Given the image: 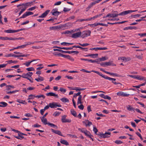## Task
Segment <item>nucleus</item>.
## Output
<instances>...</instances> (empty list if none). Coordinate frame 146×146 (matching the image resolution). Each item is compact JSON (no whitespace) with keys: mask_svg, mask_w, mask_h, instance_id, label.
I'll use <instances>...</instances> for the list:
<instances>
[{"mask_svg":"<svg viewBox=\"0 0 146 146\" xmlns=\"http://www.w3.org/2000/svg\"><path fill=\"white\" fill-rule=\"evenodd\" d=\"M137 11V10H127L123 11L119 14H118V12L117 11H112V12H113L114 13H109L106 15V17L114 18L117 17L118 15H125L128 14L135 12Z\"/></svg>","mask_w":146,"mask_h":146,"instance_id":"nucleus-1","label":"nucleus"},{"mask_svg":"<svg viewBox=\"0 0 146 146\" xmlns=\"http://www.w3.org/2000/svg\"><path fill=\"white\" fill-rule=\"evenodd\" d=\"M92 72H93L99 75V76H102V77L103 78L105 79L108 80H109L112 81V82L113 83V82H114L113 81H115L116 80V79L115 78H111L107 76H105V75L102 74L101 73L99 72L95 71V70H92Z\"/></svg>","mask_w":146,"mask_h":146,"instance_id":"nucleus-2","label":"nucleus"},{"mask_svg":"<svg viewBox=\"0 0 146 146\" xmlns=\"http://www.w3.org/2000/svg\"><path fill=\"white\" fill-rule=\"evenodd\" d=\"M91 33V31L90 30L83 31L82 33L81 36L82 38H84L88 36H90Z\"/></svg>","mask_w":146,"mask_h":146,"instance_id":"nucleus-3","label":"nucleus"},{"mask_svg":"<svg viewBox=\"0 0 146 146\" xmlns=\"http://www.w3.org/2000/svg\"><path fill=\"white\" fill-rule=\"evenodd\" d=\"M113 61L111 62H105L104 63H100V65L103 67H106V66H115L116 65L112 63Z\"/></svg>","mask_w":146,"mask_h":146,"instance_id":"nucleus-4","label":"nucleus"},{"mask_svg":"<svg viewBox=\"0 0 146 146\" xmlns=\"http://www.w3.org/2000/svg\"><path fill=\"white\" fill-rule=\"evenodd\" d=\"M49 105H50V107L52 108H56L57 107H61V105L60 104H58V103L55 102H52L51 103H50L49 104Z\"/></svg>","mask_w":146,"mask_h":146,"instance_id":"nucleus-5","label":"nucleus"},{"mask_svg":"<svg viewBox=\"0 0 146 146\" xmlns=\"http://www.w3.org/2000/svg\"><path fill=\"white\" fill-rule=\"evenodd\" d=\"M66 116L65 115L62 116L61 121L63 123H70L71 121L70 119H66Z\"/></svg>","mask_w":146,"mask_h":146,"instance_id":"nucleus-6","label":"nucleus"},{"mask_svg":"<svg viewBox=\"0 0 146 146\" xmlns=\"http://www.w3.org/2000/svg\"><path fill=\"white\" fill-rule=\"evenodd\" d=\"M82 33L81 32H79L76 33L72 34L71 37L74 38H76L80 37Z\"/></svg>","mask_w":146,"mask_h":146,"instance_id":"nucleus-7","label":"nucleus"},{"mask_svg":"<svg viewBox=\"0 0 146 146\" xmlns=\"http://www.w3.org/2000/svg\"><path fill=\"white\" fill-rule=\"evenodd\" d=\"M117 94L118 96H122L123 97H127L129 95V94H126L122 92H119L117 93Z\"/></svg>","mask_w":146,"mask_h":146,"instance_id":"nucleus-8","label":"nucleus"},{"mask_svg":"<svg viewBox=\"0 0 146 146\" xmlns=\"http://www.w3.org/2000/svg\"><path fill=\"white\" fill-rule=\"evenodd\" d=\"M98 56V54H88L86 55H84V56L85 57H88L90 56L93 58H96Z\"/></svg>","mask_w":146,"mask_h":146,"instance_id":"nucleus-9","label":"nucleus"},{"mask_svg":"<svg viewBox=\"0 0 146 146\" xmlns=\"http://www.w3.org/2000/svg\"><path fill=\"white\" fill-rule=\"evenodd\" d=\"M51 130L54 133L58 134L61 136H62V134L61 132L59 130H55L53 129H51Z\"/></svg>","mask_w":146,"mask_h":146,"instance_id":"nucleus-10","label":"nucleus"},{"mask_svg":"<svg viewBox=\"0 0 146 146\" xmlns=\"http://www.w3.org/2000/svg\"><path fill=\"white\" fill-rule=\"evenodd\" d=\"M50 10H47L44 13H42L41 15L39 16V18H44L45 17L50 11Z\"/></svg>","mask_w":146,"mask_h":146,"instance_id":"nucleus-11","label":"nucleus"},{"mask_svg":"<svg viewBox=\"0 0 146 146\" xmlns=\"http://www.w3.org/2000/svg\"><path fill=\"white\" fill-rule=\"evenodd\" d=\"M46 95L47 96H54L57 98H58V96L57 94H55L52 92L48 93L46 94Z\"/></svg>","mask_w":146,"mask_h":146,"instance_id":"nucleus-12","label":"nucleus"},{"mask_svg":"<svg viewBox=\"0 0 146 146\" xmlns=\"http://www.w3.org/2000/svg\"><path fill=\"white\" fill-rule=\"evenodd\" d=\"M100 96L105 99H107L108 100H110L111 98L110 96L107 95H105L104 94H101L99 95Z\"/></svg>","mask_w":146,"mask_h":146,"instance_id":"nucleus-13","label":"nucleus"},{"mask_svg":"<svg viewBox=\"0 0 146 146\" xmlns=\"http://www.w3.org/2000/svg\"><path fill=\"white\" fill-rule=\"evenodd\" d=\"M54 48H58L60 49H62L66 50H72V49L73 48H74V47H73V46L72 47H58V46H54Z\"/></svg>","mask_w":146,"mask_h":146,"instance_id":"nucleus-14","label":"nucleus"},{"mask_svg":"<svg viewBox=\"0 0 146 146\" xmlns=\"http://www.w3.org/2000/svg\"><path fill=\"white\" fill-rule=\"evenodd\" d=\"M33 3L32 2H30L26 3L23 4V6L24 7H26V9L27 7L29 6H31L32 5L31 4Z\"/></svg>","mask_w":146,"mask_h":146,"instance_id":"nucleus-15","label":"nucleus"},{"mask_svg":"<svg viewBox=\"0 0 146 146\" xmlns=\"http://www.w3.org/2000/svg\"><path fill=\"white\" fill-rule=\"evenodd\" d=\"M85 135L88 137H93L90 132L89 131H88L87 130H85V132L84 133Z\"/></svg>","mask_w":146,"mask_h":146,"instance_id":"nucleus-16","label":"nucleus"},{"mask_svg":"<svg viewBox=\"0 0 146 146\" xmlns=\"http://www.w3.org/2000/svg\"><path fill=\"white\" fill-rule=\"evenodd\" d=\"M17 76H20L22 77L23 78H27V79L29 78L28 72L27 74H23L21 76L19 75H17Z\"/></svg>","mask_w":146,"mask_h":146,"instance_id":"nucleus-17","label":"nucleus"},{"mask_svg":"<svg viewBox=\"0 0 146 146\" xmlns=\"http://www.w3.org/2000/svg\"><path fill=\"white\" fill-rule=\"evenodd\" d=\"M111 133L110 132H106L104 134V138H109L110 136Z\"/></svg>","mask_w":146,"mask_h":146,"instance_id":"nucleus-18","label":"nucleus"},{"mask_svg":"<svg viewBox=\"0 0 146 146\" xmlns=\"http://www.w3.org/2000/svg\"><path fill=\"white\" fill-rule=\"evenodd\" d=\"M42 122L45 125L48 124V123H47V119L46 118L40 117Z\"/></svg>","mask_w":146,"mask_h":146,"instance_id":"nucleus-19","label":"nucleus"},{"mask_svg":"<svg viewBox=\"0 0 146 146\" xmlns=\"http://www.w3.org/2000/svg\"><path fill=\"white\" fill-rule=\"evenodd\" d=\"M137 29V28L135 27H131L130 26L129 27H125V28H124L123 29V30H127L128 29Z\"/></svg>","mask_w":146,"mask_h":146,"instance_id":"nucleus-20","label":"nucleus"},{"mask_svg":"<svg viewBox=\"0 0 146 146\" xmlns=\"http://www.w3.org/2000/svg\"><path fill=\"white\" fill-rule=\"evenodd\" d=\"M4 32L7 33H16V30H13L12 29H9L6 30H5Z\"/></svg>","mask_w":146,"mask_h":146,"instance_id":"nucleus-21","label":"nucleus"},{"mask_svg":"<svg viewBox=\"0 0 146 146\" xmlns=\"http://www.w3.org/2000/svg\"><path fill=\"white\" fill-rule=\"evenodd\" d=\"M73 53H75L76 54L79 53V52L77 51H65V53H68L69 54H72Z\"/></svg>","mask_w":146,"mask_h":146,"instance_id":"nucleus-22","label":"nucleus"},{"mask_svg":"<svg viewBox=\"0 0 146 146\" xmlns=\"http://www.w3.org/2000/svg\"><path fill=\"white\" fill-rule=\"evenodd\" d=\"M60 142L61 143L66 145H69L68 143L65 140L61 139L60 141Z\"/></svg>","mask_w":146,"mask_h":146,"instance_id":"nucleus-23","label":"nucleus"},{"mask_svg":"<svg viewBox=\"0 0 146 146\" xmlns=\"http://www.w3.org/2000/svg\"><path fill=\"white\" fill-rule=\"evenodd\" d=\"M127 109L129 111H133L134 112L135 111V109L131 107V106L129 105H128L127 107Z\"/></svg>","mask_w":146,"mask_h":146,"instance_id":"nucleus-24","label":"nucleus"},{"mask_svg":"<svg viewBox=\"0 0 146 146\" xmlns=\"http://www.w3.org/2000/svg\"><path fill=\"white\" fill-rule=\"evenodd\" d=\"M17 101L20 104H26L27 103L26 102L25 100L23 101L20 99H17Z\"/></svg>","mask_w":146,"mask_h":146,"instance_id":"nucleus-25","label":"nucleus"},{"mask_svg":"<svg viewBox=\"0 0 146 146\" xmlns=\"http://www.w3.org/2000/svg\"><path fill=\"white\" fill-rule=\"evenodd\" d=\"M52 15L55 16H58L61 13V12L58 11H54L53 12H51Z\"/></svg>","mask_w":146,"mask_h":146,"instance_id":"nucleus-26","label":"nucleus"},{"mask_svg":"<svg viewBox=\"0 0 146 146\" xmlns=\"http://www.w3.org/2000/svg\"><path fill=\"white\" fill-rule=\"evenodd\" d=\"M0 104H1V107H6L8 105L7 103L3 102H0Z\"/></svg>","mask_w":146,"mask_h":146,"instance_id":"nucleus-27","label":"nucleus"},{"mask_svg":"<svg viewBox=\"0 0 146 146\" xmlns=\"http://www.w3.org/2000/svg\"><path fill=\"white\" fill-rule=\"evenodd\" d=\"M35 80L37 82L43 81L44 80V78L43 77L39 76L38 78L35 79Z\"/></svg>","mask_w":146,"mask_h":146,"instance_id":"nucleus-28","label":"nucleus"},{"mask_svg":"<svg viewBox=\"0 0 146 146\" xmlns=\"http://www.w3.org/2000/svg\"><path fill=\"white\" fill-rule=\"evenodd\" d=\"M0 39H1L3 40H11V37H4L0 36Z\"/></svg>","mask_w":146,"mask_h":146,"instance_id":"nucleus-29","label":"nucleus"},{"mask_svg":"<svg viewBox=\"0 0 146 146\" xmlns=\"http://www.w3.org/2000/svg\"><path fill=\"white\" fill-rule=\"evenodd\" d=\"M37 60H33L31 61H29V62H26V63H24V64L25 65L27 66L28 67L30 65L31 63L33 61H36Z\"/></svg>","mask_w":146,"mask_h":146,"instance_id":"nucleus-30","label":"nucleus"},{"mask_svg":"<svg viewBox=\"0 0 146 146\" xmlns=\"http://www.w3.org/2000/svg\"><path fill=\"white\" fill-rule=\"evenodd\" d=\"M5 56L7 57L11 56L14 57H17V55L12 54H9L5 55Z\"/></svg>","mask_w":146,"mask_h":146,"instance_id":"nucleus-31","label":"nucleus"},{"mask_svg":"<svg viewBox=\"0 0 146 146\" xmlns=\"http://www.w3.org/2000/svg\"><path fill=\"white\" fill-rule=\"evenodd\" d=\"M98 25V23H95L94 24H88V25L90 26L91 27L95 28L96 26Z\"/></svg>","mask_w":146,"mask_h":146,"instance_id":"nucleus-32","label":"nucleus"},{"mask_svg":"<svg viewBox=\"0 0 146 146\" xmlns=\"http://www.w3.org/2000/svg\"><path fill=\"white\" fill-rule=\"evenodd\" d=\"M74 44L73 43H70L66 42H63L61 43V44L63 46H67L69 45H72Z\"/></svg>","mask_w":146,"mask_h":146,"instance_id":"nucleus-33","label":"nucleus"},{"mask_svg":"<svg viewBox=\"0 0 146 146\" xmlns=\"http://www.w3.org/2000/svg\"><path fill=\"white\" fill-rule=\"evenodd\" d=\"M82 98V96H79V97L78 98V100L77 102V105H78L79 104H82V102L81 101V99Z\"/></svg>","mask_w":146,"mask_h":146,"instance_id":"nucleus-34","label":"nucleus"},{"mask_svg":"<svg viewBox=\"0 0 146 146\" xmlns=\"http://www.w3.org/2000/svg\"><path fill=\"white\" fill-rule=\"evenodd\" d=\"M60 100L64 103H66L69 102V100L66 98H63L61 99Z\"/></svg>","mask_w":146,"mask_h":146,"instance_id":"nucleus-35","label":"nucleus"},{"mask_svg":"<svg viewBox=\"0 0 146 146\" xmlns=\"http://www.w3.org/2000/svg\"><path fill=\"white\" fill-rule=\"evenodd\" d=\"M145 77L141 76L139 75L136 76V79H137L139 80H144Z\"/></svg>","mask_w":146,"mask_h":146,"instance_id":"nucleus-36","label":"nucleus"},{"mask_svg":"<svg viewBox=\"0 0 146 146\" xmlns=\"http://www.w3.org/2000/svg\"><path fill=\"white\" fill-rule=\"evenodd\" d=\"M71 114L74 117H76L77 116V113L76 111H74L73 110H71Z\"/></svg>","mask_w":146,"mask_h":146,"instance_id":"nucleus-37","label":"nucleus"},{"mask_svg":"<svg viewBox=\"0 0 146 146\" xmlns=\"http://www.w3.org/2000/svg\"><path fill=\"white\" fill-rule=\"evenodd\" d=\"M48 125L49 126H51V127H53L55 129H57L58 128L57 126L53 124L48 122Z\"/></svg>","mask_w":146,"mask_h":146,"instance_id":"nucleus-38","label":"nucleus"},{"mask_svg":"<svg viewBox=\"0 0 146 146\" xmlns=\"http://www.w3.org/2000/svg\"><path fill=\"white\" fill-rule=\"evenodd\" d=\"M23 135H24V133H23L21 132H20V133H19L18 134V135L19 136V137H20V138H21V139L23 138H24L25 139H26L24 138V137L23 136Z\"/></svg>","mask_w":146,"mask_h":146,"instance_id":"nucleus-39","label":"nucleus"},{"mask_svg":"<svg viewBox=\"0 0 146 146\" xmlns=\"http://www.w3.org/2000/svg\"><path fill=\"white\" fill-rule=\"evenodd\" d=\"M73 47H75L76 48H80L81 49L84 50V49H87V48H83L82 47H81L80 46H76L74 45L73 46Z\"/></svg>","mask_w":146,"mask_h":146,"instance_id":"nucleus-40","label":"nucleus"},{"mask_svg":"<svg viewBox=\"0 0 146 146\" xmlns=\"http://www.w3.org/2000/svg\"><path fill=\"white\" fill-rule=\"evenodd\" d=\"M97 135L99 136V137L100 138H104V133H101L100 132H98Z\"/></svg>","mask_w":146,"mask_h":146,"instance_id":"nucleus-41","label":"nucleus"},{"mask_svg":"<svg viewBox=\"0 0 146 146\" xmlns=\"http://www.w3.org/2000/svg\"><path fill=\"white\" fill-rule=\"evenodd\" d=\"M29 55V54L17 55V57H26Z\"/></svg>","mask_w":146,"mask_h":146,"instance_id":"nucleus-42","label":"nucleus"},{"mask_svg":"<svg viewBox=\"0 0 146 146\" xmlns=\"http://www.w3.org/2000/svg\"><path fill=\"white\" fill-rule=\"evenodd\" d=\"M99 62L104 61L106 60V58L105 57H102V58H100L98 59Z\"/></svg>","mask_w":146,"mask_h":146,"instance_id":"nucleus-43","label":"nucleus"},{"mask_svg":"<svg viewBox=\"0 0 146 146\" xmlns=\"http://www.w3.org/2000/svg\"><path fill=\"white\" fill-rule=\"evenodd\" d=\"M78 44H79V45H80L83 47L87 46L89 45V44H88L87 43H84L83 44H81L80 43H78Z\"/></svg>","mask_w":146,"mask_h":146,"instance_id":"nucleus-44","label":"nucleus"},{"mask_svg":"<svg viewBox=\"0 0 146 146\" xmlns=\"http://www.w3.org/2000/svg\"><path fill=\"white\" fill-rule=\"evenodd\" d=\"M53 50L54 51H59V52H61L62 53H65V51H63L62 50H60V49H53Z\"/></svg>","mask_w":146,"mask_h":146,"instance_id":"nucleus-45","label":"nucleus"},{"mask_svg":"<svg viewBox=\"0 0 146 146\" xmlns=\"http://www.w3.org/2000/svg\"><path fill=\"white\" fill-rule=\"evenodd\" d=\"M19 91V90H15L13 91H12L7 92V94H11L15 93L17 92H18Z\"/></svg>","mask_w":146,"mask_h":146,"instance_id":"nucleus-46","label":"nucleus"},{"mask_svg":"<svg viewBox=\"0 0 146 146\" xmlns=\"http://www.w3.org/2000/svg\"><path fill=\"white\" fill-rule=\"evenodd\" d=\"M26 70L28 71H33L35 70L34 68L32 67L27 68L26 69Z\"/></svg>","mask_w":146,"mask_h":146,"instance_id":"nucleus-47","label":"nucleus"},{"mask_svg":"<svg viewBox=\"0 0 146 146\" xmlns=\"http://www.w3.org/2000/svg\"><path fill=\"white\" fill-rule=\"evenodd\" d=\"M60 113V112H56L53 114V115L55 117H56L58 116Z\"/></svg>","mask_w":146,"mask_h":146,"instance_id":"nucleus-48","label":"nucleus"},{"mask_svg":"<svg viewBox=\"0 0 146 146\" xmlns=\"http://www.w3.org/2000/svg\"><path fill=\"white\" fill-rule=\"evenodd\" d=\"M86 121L88 123V124H86V126H90V125L92 124V122L91 121H89L88 120H86Z\"/></svg>","mask_w":146,"mask_h":146,"instance_id":"nucleus-49","label":"nucleus"},{"mask_svg":"<svg viewBox=\"0 0 146 146\" xmlns=\"http://www.w3.org/2000/svg\"><path fill=\"white\" fill-rule=\"evenodd\" d=\"M28 15L27 12H25L24 13V14L20 18V19L21 18H25L27 16H28Z\"/></svg>","mask_w":146,"mask_h":146,"instance_id":"nucleus-50","label":"nucleus"},{"mask_svg":"<svg viewBox=\"0 0 146 146\" xmlns=\"http://www.w3.org/2000/svg\"><path fill=\"white\" fill-rule=\"evenodd\" d=\"M97 50H106L108 49L107 47H97L96 48Z\"/></svg>","mask_w":146,"mask_h":146,"instance_id":"nucleus-51","label":"nucleus"},{"mask_svg":"<svg viewBox=\"0 0 146 146\" xmlns=\"http://www.w3.org/2000/svg\"><path fill=\"white\" fill-rule=\"evenodd\" d=\"M141 16L140 14H137L135 15H132L131 16V17L133 18H135L136 17H139Z\"/></svg>","mask_w":146,"mask_h":146,"instance_id":"nucleus-52","label":"nucleus"},{"mask_svg":"<svg viewBox=\"0 0 146 146\" xmlns=\"http://www.w3.org/2000/svg\"><path fill=\"white\" fill-rule=\"evenodd\" d=\"M37 8V7L36 6H35L31 7V8H29V9H28V10L29 11H33V10H34L35 9H36V8Z\"/></svg>","mask_w":146,"mask_h":146,"instance_id":"nucleus-53","label":"nucleus"},{"mask_svg":"<svg viewBox=\"0 0 146 146\" xmlns=\"http://www.w3.org/2000/svg\"><path fill=\"white\" fill-rule=\"evenodd\" d=\"M76 90L77 91H82L84 90H85V88H80L78 87H76Z\"/></svg>","mask_w":146,"mask_h":146,"instance_id":"nucleus-54","label":"nucleus"},{"mask_svg":"<svg viewBox=\"0 0 146 146\" xmlns=\"http://www.w3.org/2000/svg\"><path fill=\"white\" fill-rule=\"evenodd\" d=\"M115 143L117 144H120L123 143V142L119 140H116L115 141Z\"/></svg>","mask_w":146,"mask_h":146,"instance_id":"nucleus-55","label":"nucleus"},{"mask_svg":"<svg viewBox=\"0 0 146 146\" xmlns=\"http://www.w3.org/2000/svg\"><path fill=\"white\" fill-rule=\"evenodd\" d=\"M58 28V26L52 27H50L49 29L50 30H56Z\"/></svg>","mask_w":146,"mask_h":146,"instance_id":"nucleus-56","label":"nucleus"},{"mask_svg":"<svg viewBox=\"0 0 146 146\" xmlns=\"http://www.w3.org/2000/svg\"><path fill=\"white\" fill-rule=\"evenodd\" d=\"M23 39V37H19L18 38H13L11 37V40H22V39Z\"/></svg>","mask_w":146,"mask_h":146,"instance_id":"nucleus-57","label":"nucleus"},{"mask_svg":"<svg viewBox=\"0 0 146 146\" xmlns=\"http://www.w3.org/2000/svg\"><path fill=\"white\" fill-rule=\"evenodd\" d=\"M93 130L94 131V132L95 133L96 135H97L98 133H97V132L98 131V129H97V128L96 127H93Z\"/></svg>","mask_w":146,"mask_h":146,"instance_id":"nucleus-58","label":"nucleus"},{"mask_svg":"<svg viewBox=\"0 0 146 146\" xmlns=\"http://www.w3.org/2000/svg\"><path fill=\"white\" fill-rule=\"evenodd\" d=\"M34 96L35 95H33L32 94H31L29 96V98H28V100L30 99H33L34 98Z\"/></svg>","mask_w":146,"mask_h":146,"instance_id":"nucleus-59","label":"nucleus"},{"mask_svg":"<svg viewBox=\"0 0 146 146\" xmlns=\"http://www.w3.org/2000/svg\"><path fill=\"white\" fill-rule=\"evenodd\" d=\"M67 58L71 61H74V60L73 58L70 55H67Z\"/></svg>","mask_w":146,"mask_h":146,"instance_id":"nucleus-60","label":"nucleus"},{"mask_svg":"<svg viewBox=\"0 0 146 146\" xmlns=\"http://www.w3.org/2000/svg\"><path fill=\"white\" fill-rule=\"evenodd\" d=\"M8 62H9V63H14L16 64V63H17L18 62V61L17 60L13 61L12 60H9L8 61Z\"/></svg>","mask_w":146,"mask_h":146,"instance_id":"nucleus-61","label":"nucleus"},{"mask_svg":"<svg viewBox=\"0 0 146 146\" xmlns=\"http://www.w3.org/2000/svg\"><path fill=\"white\" fill-rule=\"evenodd\" d=\"M59 56H62V57H63L64 58H67V55H66V54H59Z\"/></svg>","mask_w":146,"mask_h":146,"instance_id":"nucleus-62","label":"nucleus"},{"mask_svg":"<svg viewBox=\"0 0 146 146\" xmlns=\"http://www.w3.org/2000/svg\"><path fill=\"white\" fill-rule=\"evenodd\" d=\"M70 9H68L67 8H66L65 7L64 8L63 11L64 12H67L68 11H70Z\"/></svg>","mask_w":146,"mask_h":146,"instance_id":"nucleus-63","label":"nucleus"},{"mask_svg":"<svg viewBox=\"0 0 146 146\" xmlns=\"http://www.w3.org/2000/svg\"><path fill=\"white\" fill-rule=\"evenodd\" d=\"M61 92H63L64 93H65L66 92V90L65 89L63 88H61L59 90Z\"/></svg>","mask_w":146,"mask_h":146,"instance_id":"nucleus-64","label":"nucleus"}]
</instances>
